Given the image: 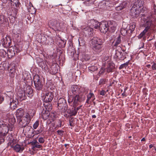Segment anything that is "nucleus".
Returning <instances> with one entry per match:
<instances>
[{"instance_id": "4c0bfd02", "label": "nucleus", "mask_w": 156, "mask_h": 156, "mask_svg": "<svg viewBox=\"0 0 156 156\" xmlns=\"http://www.w3.org/2000/svg\"><path fill=\"white\" fill-rule=\"evenodd\" d=\"M18 97L19 100L22 101L25 99V94L23 93H19L18 94Z\"/></svg>"}, {"instance_id": "9b49d317", "label": "nucleus", "mask_w": 156, "mask_h": 156, "mask_svg": "<svg viewBox=\"0 0 156 156\" xmlns=\"http://www.w3.org/2000/svg\"><path fill=\"white\" fill-rule=\"evenodd\" d=\"M82 30L86 35L91 36L93 33V28L89 26L86 27H82Z\"/></svg>"}, {"instance_id": "72a5a7b5", "label": "nucleus", "mask_w": 156, "mask_h": 156, "mask_svg": "<svg viewBox=\"0 0 156 156\" xmlns=\"http://www.w3.org/2000/svg\"><path fill=\"white\" fill-rule=\"evenodd\" d=\"M47 104H44V107L45 108V111H47L48 112H49L51 109V105L49 104V103H47Z\"/></svg>"}, {"instance_id": "dca6fc26", "label": "nucleus", "mask_w": 156, "mask_h": 156, "mask_svg": "<svg viewBox=\"0 0 156 156\" xmlns=\"http://www.w3.org/2000/svg\"><path fill=\"white\" fill-rule=\"evenodd\" d=\"M99 23L97 21H96L94 20H91L88 23V26L91 27L92 28L94 27L95 29H97L99 28Z\"/></svg>"}, {"instance_id": "9d476101", "label": "nucleus", "mask_w": 156, "mask_h": 156, "mask_svg": "<svg viewBox=\"0 0 156 156\" xmlns=\"http://www.w3.org/2000/svg\"><path fill=\"white\" fill-rule=\"evenodd\" d=\"M99 28L100 31L103 33H106L109 30L108 23L106 21H102L99 24Z\"/></svg>"}, {"instance_id": "a211bd4d", "label": "nucleus", "mask_w": 156, "mask_h": 156, "mask_svg": "<svg viewBox=\"0 0 156 156\" xmlns=\"http://www.w3.org/2000/svg\"><path fill=\"white\" fill-rule=\"evenodd\" d=\"M18 121H19V126L22 128L25 127L27 126L30 122H28L27 120H26L23 118L22 119H19Z\"/></svg>"}, {"instance_id": "0eeeda50", "label": "nucleus", "mask_w": 156, "mask_h": 156, "mask_svg": "<svg viewBox=\"0 0 156 156\" xmlns=\"http://www.w3.org/2000/svg\"><path fill=\"white\" fill-rule=\"evenodd\" d=\"M54 97V94L51 92H46L43 97V101L46 103L50 102Z\"/></svg>"}, {"instance_id": "2eb2a0df", "label": "nucleus", "mask_w": 156, "mask_h": 156, "mask_svg": "<svg viewBox=\"0 0 156 156\" xmlns=\"http://www.w3.org/2000/svg\"><path fill=\"white\" fill-rule=\"evenodd\" d=\"M108 27L110 31L112 32H114L116 29L117 24L115 22L113 21H108Z\"/></svg>"}, {"instance_id": "a878e982", "label": "nucleus", "mask_w": 156, "mask_h": 156, "mask_svg": "<svg viewBox=\"0 0 156 156\" xmlns=\"http://www.w3.org/2000/svg\"><path fill=\"white\" fill-rule=\"evenodd\" d=\"M50 114L49 112L44 110L42 112L41 117L44 119H46L48 117Z\"/></svg>"}, {"instance_id": "c9c22d12", "label": "nucleus", "mask_w": 156, "mask_h": 156, "mask_svg": "<svg viewBox=\"0 0 156 156\" xmlns=\"http://www.w3.org/2000/svg\"><path fill=\"white\" fill-rule=\"evenodd\" d=\"M88 68L89 70L91 73L96 71L98 69V67L94 66H89Z\"/></svg>"}, {"instance_id": "e433bc0d", "label": "nucleus", "mask_w": 156, "mask_h": 156, "mask_svg": "<svg viewBox=\"0 0 156 156\" xmlns=\"http://www.w3.org/2000/svg\"><path fill=\"white\" fill-rule=\"evenodd\" d=\"M62 121L60 119L57 120L55 122V125L56 126L55 127L58 128L61 126Z\"/></svg>"}, {"instance_id": "aec40b11", "label": "nucleus", "mask_w": 156, "mask_h": 156, "mask_svg": "<svg viewBox=\"0 0 156 156\" xmlns=\"http://www.w3.org/2000/svg\"><path fill=\"white\" fill-rule=\"evenodd\" d=\"M14 150L16 152L21 153L24 150V148L23 146L19 144H17L13 147Z\"/></svg>"}, {"instance_id": "69168bd1", "label": "nucleus", "mask_w": 156, "mask_h": 156, "mask_svg": "<svg viewBox=\"0 0 156 156\" xmlns=\"http://www.w3.org/2000/svg\"><path fill=\"white\" fill-rule=\"evenodd\" d=\"M54 68H55V71L54 72V73L55 74V73H57L58 71V70L57 69V68L56 67H54Z\"/></svg>"}, {"instance_id": "39448f33", "label": "nucleus", "mask_w": 156, "mask_h": 156, "mask_svg": "<svg viewBox=\"0 0 156 156\" xmlns=\"http://www.w3.org/2000/svg\"><path fill=\"white\" fill-rule=\"evenodd\" d=\"M38 75H35L33 77V81L35 89L38 90H40L42 88L43 85L40 80Z\"/></svg>"}, {"instance_id": "f257e3e1", "label": "nucleus", "mask_w": 156, "mask_h": 156, "mask_svg": "<svg viewBox=\"0 0 156 156\" xmlns=\"http://www.w3.org/2000/svg\"><path fill=\"white\" fill-rule=\"evenodd\" d=\"M71 91L72 94L76 96L73 98L72 101L68 99V101L69 103L73 102L74 105L76 106L79 104V102H82L85 100L86 97L85 93L80 91V88L77 85H73L71 87Z\"/></svg>"}, {"instance_id": "338daca9", "label": "nucleus", "mask_w": 156, "mask_h": 156, "mask_svg": "<svg viewBox=\"0 0 156 156\" xmlns=\"http://www.w3.org/2000/svg\"><path fill=\"white\" fill-rule=\"evenodd\" d=\"M1 0L3 3L5 4L7 2L8 0Z\"/></svg>"}, {"instance_id": "f3484780", "label": "nucleus", "mask_w": 156, "mask_h": 156, "mask_svg": "<svg viewBox=\"0 0 156 156\" xmlns=\"http://www.w3.org/2000/svg\"><path fill=\"white\" fill-rule=\"evenodd\" d=\"M15 113L17 119L18 120L19 119H21L24 115V111L23 108H20L16 110Z\"/></svg>"}, {"instance_id": "8fccbe9b", "label": "nucleus", "mask_w": 156, "mask_h": 156, "mask_svg": "<svg viewBox=\"0 0 156 156\" xmlns=\"http://www.w3.org/2000/svg\"><path fill=\"white\" fill-rule=\"evenodd\" d=\"M55 28H56L57 30H59L62 28L59 22H58L56 24Z\"/></svg>"}, {"instance_id": "13d9d810", "label": "nucleus", "mask_w": 156, "mask_h": 156, "mask_svg": "<svg viewBox=\"0 0 156 156\" xmlns=\"http://www.w3.org/2000/svg\"><path fill=\"white\" fill-rule=\"evenodd\" d=\"M42 147V145H40L39 144H36L33 147V148H40Z\"/></svg>"}, {"instance_id": "5fc2aeb1", "label": "nucleus", "mask_w": 156, "mask_h": 156, "mask_svg": "<svg viewBox=\"0 0 156 156\" xmlns=\"http://www.w3.org/2000/svg\"><path fill=\"white\" fill-rule=\"evenodd\" d=\"M105 69L104 67H102L99 72V73L100 74L103 73L104 72Z\"/></svg>"}, {"instance_id": "7ed1b4c3", "label": "nucleus", "mask_w": 156, "mask_h": 156, "mask_svg": "<svg viewBox=\"0 0 156 156\" xmlns=\"http://www.w3.org/2000/svg\"><path fill=\"white\" fill-rule=\"evenodd\" d=\"M58 108L61 112L64 113L68 109V105L66 100L64 98H60L58 102Z\"/></svg>"}, {"instance_id": "ddd939ff", "label": "nucleus", "mask_w": 156, "mask_h": 156, "mask_svg": "<svg viewBox=\"0 0 156 156\" xmlns=\"http://www.w3.org/2000/svg\"><path fill=\"white\" fill-rule=\"evenodd\" d=\"M10 101H7L10 105V107L12 110H14L17 107V105L18 104V101L17 99L15 98V99H12Z\"/></svg>"}, {"instance_id": "423d86ee", "label": "nucleus", "mask_w": 156, "mask_h": 156, "mask_svg": "<svg viewBox=\"0 0 156 156\" xmlns=\"http://www.w3.org/2000/svg\"><path fill=\"white\" fill-rule=\"evenodd\" d=\"M156 5L154 4L151 9V12L148 16L147 17V19L146 20V21H152L155 20L156 19Z\"/></svg>"}, {"instance_id": "4be33fe9", "label": "nucleus", "mask_w": 156, "mask_h": 156, "mask_svg": "<svg viewBox=\"0 0 156 156\" xmlns=\"http://www.w3.org/2000/svg\"><path fill=\"white\" fill-rule=\"evenodd\" d=\"M56 44L60 47H64L65 45L66 42L63 40L61 39L60 38L58 37L57 40L56 41Z\"/></svg>"}, {"instance_id": "7c9ffc66", "label": "nucleus", "mask_w": 156, "mask_h": 156, "mask_svg": "<svg viewBox=\"0 0 156 156\" xmlns=\"http://www.w3.org/2000/svg\"><path fill=\"white\" fill-rule=\"evenodd\" d=\"M40 67H41L42 69H44V70L45 71L48 70V67L46 64L45 62L43 61L41 62V63Z\"/></svg>"}, {"instance_id": "6e6552de", "label": "nucleus", "mask_w": 156, "mask_h": 156, "mask_svg": "<svg viewBox=\"0 0 156 156\" xmlns=\"http://www.w3.org/2000/svg\"><path fill=\"white\" fill-rule=\"evenodd\" d=\"M9 129L7 125L5 124H0V136H4L8 133Z\"/></svg>"}, {"instance_id": "c03bdc74", "label": "nucleus", "mask_w": 156, "mask_h": 156, "mask_svg": "<svg viewBox=\"0 0 156 156\" xmlns=\"http://www.w3.org/2000/svg\"><path fill=\"white\" fill-rule=\"evenodd\" d=\"M94 94L93 93H90L87 95V98L88 99L90 100L92 98H94L93 101L95 99V98H94Z\"/></svg>"}, {"instance_id": "c756f323", "label": "nucleus", "mask_w": 156, "mask_h": 156, "mask_svg": "<svg viewBox=\"0 0 156 156\" xmlns=\"http://www.w3.org/2000/svg\"><path fill=\"white\" fill-rule=\"evenodd\" d=\"M77 105L76 106L74 105H73V106L74 107V109L72 111L70 110V111H67V112L68 113L70 114V116H75L77 112L76 111V107L77 106Z\"/></svg>"}, {"instance_id": "412c9836", "label": "nucleus", "mask_w": 156, "mask_h": 156, "mask_svg": "<svg viewBox=\"0 0 156 156\" xmlns=\"http://www.w3.org/2000/svg\"><path fill=\"white\" fill-rule=\"evenodd\" d=\"M25 94L29 97H31L33 96V90L30 86H28L26 88V90H25Z\"/></svg>"}, {"instance_id": "4468645a", "label": "nucleus", "mask_w": 156, "mask_h": 156, "mask_svg": "<svg viewBox=\"0 0 156 156\" xmlns=\"http://www.w3.org/2000/svg\"><path fill=\"white\" fill-rule=\"evenodd\" d=\"M20 4L21 3L19 1L15 2L12 4L11 9L15 14H17L18 10L20 8Z\"/></svg>"}, {"instance_id": "6ab92c4d", "label": "nucleus", "mask_w": 156, "mask_h": 156, "mask_svg": "<svg viewBox=\"0 0 156 156\" xmlns=\"http://www.w3.org/2000/svg\"><path fill=\"white\" fill-rule=\"evenodd\" d=\"M14 94V93L12 91H7L6 92L5 94L6 95L7 101H10L9 100H11L12 99H13Z\"/></svg>"}, {"instance_id": "2f4dec72", "label": "nucleus", "mask_w": 156, "mask_h": 156, "mask_svg": "<svg viewBox=\"0 0 156 156\" xmlns=\"http://www.w3.org/2000/svg\"><path fill=\"white\" fill-rule=\"evenodd\" d=\"M7 54L9 58H11L15 55V52L13 50L9 49L7 52Z\"/></svg>"}, {"instance_id": "0e129e2a", "label": "nucleus", "mask_w": 156, "mask_h": 156, "mask_svg": "<svg viewBox=\"0 0 156 156\" xmlns=\"http://www.w3.org/2000/svg\"><path fill=\"white\" fill-rule=\"evenodd\" d=\"M100 94L101 95H105V91L104 90L101 91L100 93Z\"/></svg>"}, {"instance_id": "052dcab7", "label": "nucleus", "mask_w": 156, "mask_h": 156, "mask_svg": "<svg viewBox=\"0 0 156 156\" xmlns=\"http://www.w3.org/2000/svg\"><path fill=\"white\" fill-rule=\"evenodd\" d=\"M57 132L60 135H63V133L64 132V131L62 130H58Z\"/></svg>"}, {"instance_id": "79ce46f5", "label": "nucleus", "mask_w": 156, "mask_h": 156, "mask_svg": "<svg viewBox=\"0 0 156 156\" xmlns=\"http://www.w3.org/2000/svg\"><path fill=\"white\" fill-rule=\"evenodd\" d=\"M120 33L122 35L125 36L127 33V30L125 29L122 28L120 30Z\"/></svg>"}, {"instance_id": "473e14b6", "label": "nucleus", "mask_w": 156, "mask_h": 156, "mask_svg": "<svg viewBox=\"0 0 156 156\" xmlns=\"http://www.w3.org/2000/svg\"><path fill=\"white\" fill-rule=\"evenodd\" d=\"M136 27V24L135 23L133 22L130 24L129 30L132 33Z\"/></svg>"}, {"instance_id": "bb28decb", "label": "nucleus", "mask_w": 156, "mask_h": 156, "mask_svg": "<svg viewBox=\"0 0 156 156\" xmlns=\"http://www.w3.org/2000/svg\"><path fill=\"white\" fill-rule=\"evenodd\" d=\"M8 118V120L9 123L12 125L14 124L16 122V119L13 115H9Z\"/></svg>"}, {"instance_id": "49530a36", "label": "nucleus", "mask_w": 156, "mask_h": 156, "mask_svg": "<svg viewBox=\"0 0 156 156\" xmlns=\"http://www.w3.org/2000/svg\"><path fill=\"white\" fill-rule=\"evenodd\" d=\"M23 129V131H25V132L26 133L29 132L30 130V129H32L31 127L28 126V125H27V126H26Z\"/></svg>"}, {"instance_id": "3c124183", "label": "nucleus", "mask_w": 156, "mask_h": 156, "mask_svg": "<svg viewBox=\"0 0 156 156\" xmlns=\"http://www.w3.org/2000/svg\"><path fill=\"white\" fill-rule=\"evenodd\" d=\"M30 143L31 144V145L32 146H34L37 143L38 144V143L37 142V140H33L32 141L30 142Z\"/></svg>"}, {"instance_id": "cd10ccee", "label": "nucleus", "mask_w": 156, "mask_h": 156, "mask_svg": "<svg viewBox=\"0 0 156 156\" xmlns=\"http://www.w3.org/2000/svg\"><path fill=\"white\" fill-rule=\"evenodd\" d=\"M127 3L124 2L121 3L120 5L116 7V9L117 10H120L125 8L126 6Z\"/></svg>"}, {"instance_id": "f03ea898", "label": "nucleus", "mask_w": 156, "mask_h": 156, "mask_svg": "<svg viewBox=\"0 0 156 156\" xmlns=\"http://www.w3.org/2000/svg\"><path fill=\"white\" fill-rule=\"evenodd\" d=\"M93 48L95 54H98L102 49V44L104 40L98 37H94L91 40Z\"/></svg>"}, {"instance_id": "de8ad7c7", "label": "nucleus", "mask_w": 156, "mask_h": 156, "mask_svg": "<svg viewBox=\"0 0 156 156\" xmlns=\"http://www.w3.org/2000/svg\"><path fill=\"white\" fill-rule=\"evenodd\" d=\"M90 56L89 55H86L83 56V59H84L86 61L88 60L90 58Z\"/></svg>"}, {"instance_id": "774afa93", "label": "nucleus", "mask_w": 156, "mask_h": 156, "mask_svg": "<svg viewBox=\"0 0 156 156\" xmlns=\"http://www.w3.org/2000/svg\"><path fill=\"white\" fill-rule=\"evenodd\" d=\"M89 2L90 3H94L95 0H88Z\"/></svg>"}, {"instance_id": "09e8293b", "label": "nucleus", "mask_w": 156, "mask_h": 156, "mask_svg": "<svg viewBox=\"0 0 156 156\" xmlns=\"http://www.w3.org/2000/svg\"><path fill=\"white\" fill-rule=\"evenodd\" d=\"M56 23V20H53L49 22V24L53 27L55 26V24Z\"/></svg>"}, {"instance_id": "b1692460", "label": "nucleus", "mask_w": 156, "mask_h": 156, "mask_svg": "<svg viewBox=\"0 0 156 156\" xmlns=\"http://www.w3.org/2000/svg\"><path fill=\"white\" fill-rule=\"evenodd\" d=\"M144 3L143 0H138L135 2L133 6L140 9V8L143 6Z\"/></svg>"}, {"instance_id": "6e6d98bb", "label": "nucleus", "mask_w": 156, "mask_h": 156, "mask_svg": "<svg viewBox=\"0 0 156 156\" xmlns=\"http://www.w3.org/2000/svg\"><path fill=\"white\" fill-rule=\"evenodd\" d=\"M6 21V20L5 19H4V17L2 18V17L0 20V23L1 24H3L4 23V22Z\"/></svg>"}, {"instance_id": "37998d69", "label": "nucleus", "mask_w": 156, "mask_h": 156, "mask_svg": "<svg viewBox=\"0 0 156 156\" xmlns=\"http://www.w3.org/2000/svg\"><path fill=\"white\" fill-rule=\"evenodd\" d=\"M7 52L6 51L3 49L0 50V56L2 57H4L6 55Z\"/></svg>"}, {"instance_id": "864d4df0", "label": "nucleus", "mask_w": 156, "mask_h": 156, "mask_svg": "<svg viewBox=\"0 0 156 156\" xmlns=\"http://www.w3.org/2000/svg\"><path fill=\"white\" fill-rule=\"evenodd\" d=\"M38 140L39 142L41 143H43L44 142V139L42 137H40Z\"/></svg>"}, {"instance_id": "ea45409f", "label": "nucleus", "mask_w": 156, "mask_h": 156, "mask_svg": "<svg viewBox=\"0 0 156 156\" xmlns=\"http://www.w3.org/2000/svg\"><path fill=\"white\" fill-rule=\"evenodd\" d=\"M32 129V134L34 133L35 135H37L39 133H41L43 132V130L42 128H40L37 131H34L33 129Z\"/></svg>"}, {"instance_id": "a18cd8bd", "label": "nucleus", "mask_w": 156, "mask_h": 156, "mask_svg": "<svg viewBox=\"0 0 156 156\" xmlns=\"http://www.w3.org/2000/svg\"><path fill=\"white\" fill-rule=\"evenodd\" d=\"M39 125V122L38 121H36L34 123L33 125V127L34 129H36L38 127Z\"/></svg>"}, {"instance_id": "f8f14e48", "label": "nucleus", "mask_w": 156, "mask_h": 156, "mask_svg": "<svg viewBox=\"0 0 156 156\" xmlns=\"http://www.w3.org/2000/svg\"><path fill=\"white\" fill-rule=\"evenodd\" d=\"M1 43L3 46L9 47L11 45V40L9 37L7 36L2 39L1 40Z\"/></svg>"}, {"instance_id": "603ef678", "label": "nucleus", "mask_w": 156, "mask_h": 156, "mask_svg": "<svg viewBox=\"0 0 156 156\" xmlns=\"http://www.w3.org/2000/svg\"><path fill=\"white\" fill-rule=\"evenodd\" d=\"M105 80L104 79H101L99 82V85L103 84L105 83Z\"/></svg>"}, {"instance_id": "e2e57ef3", "label": "nucleus", "mask_w": 156, "mask_h": 156, "mask_svg": "<svg viewBox=\"0 0 156 156\" xmlns=\"http://www.w3.org/2000/svg\"><path fill=\"white\" fill-rule=\"evenodd\" d=\"M152 69L153 70H155L156 69V63H154L152 66Z\"/></svg>"}, {"instance_id": "a19ab883", "label": "nucleus", "mask_w": 156, "mask_h": 156, "mask_svg": "<svg viewBox=\"0 0 156 156\" xmlns=\"http://www.w3.org/2000/svg\"><path fill=\"white\" fill-rule=\"evenodd\" d=\"M115 54L117 58H119V57L120 59H122V56H123V54L122 52L119 51H116Z\"/></svg>"}, {"instance_id": "4d7b16f0", "label": "nucleus", "mask_w": 156, "mask_h": 156, "mask_svg": "<svg viewBox=\"0 0 156 156\" xmlns=\"http://www.w3.org/2000/svg\"><path fill=\"white\" fill-rule=\"evenodd\" d=\"M4 100L3 97L0 94V104H1Z\"/></svg>"}, {"instance_id": "20e7f679", "label": "nucleus", "mask_w": 156, "mask_h": 156, "mask_svg": "<svg viewBox=\"0 0 156 156\" xmlns=\"http://www.w3.org/2000/svg\"><path fill=\"white\" fill-rule=\"evenodd\" d=\"M146 9L147 8L145 7H143L141 9H139L137 7L133 6L130 10V15L133 18H136L138 17L141 12H144Z\"/></svg>"}, {"instance_id": "f704fd0d", "label": "nucleus", "mask_w": 156, "mask_h": 156, "mask_svg": "<svg viewBox=\"0 0 156 156\" xmlns=\"http://www.w3.org/2000/svg\"><path fill=\"white\" fill-rule=\"evenodd\" d=\"M121 37L119 36L117 37V38L115 40V41L114 44V45L115 46H118L119 44L121 43Z\"/></svg>"}, {"instance_id": "c85d7f7f", "label": "nucleus", "mask_w": 156, "mask_h": 156, "mask_svg": "<svg viewBox=\"0 0 156 156\" xmlns=\"http://www.w3.org/2000/svg\"><path fill=\"white\" fill-rule=\"evenodd\" d=\"M33 116V115H30L29 113H26L25 114L24 113V116L23 117V119L27 120L28 122H30Z\"/></svg>"}, {"instance_id": "680f3d73", "label": "nucleus", "mask_w": 156, "mask_h": 156, "mask_svg": "<svg viewBox=\"0 0 156 156\" xmlns=\"http://www.w3.org/2000/svg\"><path fill=\"white\" fill-rule=\"evenodd\" d=\"M4 141V138L0 136V144H2Z\"/></svg>"}, {"instance_id": "1a4fd4ad", "label": "nucleus", "mask_w": 156, "mask_h": 156, "mask_svg": "<svg viewBox=\"0 0 156 156\" xmlns=\"http://www.w3.org/2000/svg\"><path fill=\"white\" fill-rule=\"evenodd\" d=\"M146 27L144 30L138 36V37L139 39H140L143 37L145 34L148 31L152 24V22L150 21H146L145 22Z\"/></svg>"}, {"instance_id": "393cba45", "label": "nucleus", "mask_w": 156, "mask_h": 156, "mask_svg": "<svg viewBox=\"0 0 156 156\" xmlns=\"http://www.w3.org/2000/svg\"><path fill=\"white\" fill-rule=\"evenodd\" d=\"M115 68V65L112 62L108 63L107 67V71L108 73L112 72V70Z\"/></svg>"}, {"instance_id": "5701e85b", "label": "nucleus", "mask_w": 156, "mask_h": 156, "mask_svg": "<svg viewBox=\"0 0 156 156\" xmlns=\"http://www.w3.org/2000/svg\"><path fill=\"white\" fill-rule=\"evenodd\" d=\"M27 9L28 12L31 14H34L36 12V9L33 7L32 4L30 2L29 3Z\"/></svg>"}, {"instance_id": "58836bf2", "label": "nucleus", "mask_w": 156, "mask_h": 156, "mask_svg": "<svg viewBox=\"0 0 156 156\" xmlns=\"http://www.w3.org/2000/svg\"><path fill=\"white\" fill-rule=\"evenodd\" d=\"M129 62V61H128L127 62H126V63H124V64H121L119 67V69H121L124 68H126V67H127V66H128Z\"/></svg>"}, {"instance_id": "bf43d9fd", "label": "nucleus", "mask_w": 156, "mask_h": 156, "mask_svg": "<svg viewBox=\"0 0 156 156\" xmlns=\"http://www.w3.org/2000/svg\"><path fill=\"white\" fill-rule=\"evenodd\" d=\"M80 40H81L82 39L81 38H80ZM81 41H82L81 43L80 42V39H78L79 44L80 45H80H84V42L83 41L82 42V40H81Z\"/></svg>"}]
</instances>
